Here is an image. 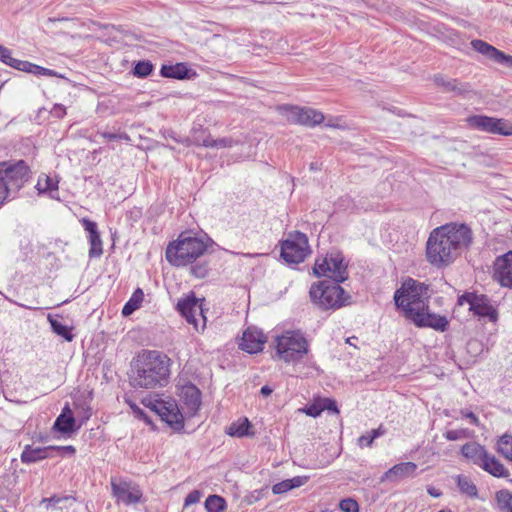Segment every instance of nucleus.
I'll use <instances>...</instances> for the list:
<instances>
[{"label": "nucleus", "instance_id": "1", "mask_svg": "<svg viewBox=\"0 0 512 512\" xmlns=\"http://www.w3.org/2000/svg\"><path fill=\"white\" fill-rule=\"evenodd\" d=\"M473 242V233L464 223L451 222L433 229L426 242V259L436 268L452 264Z\"/></svg>", "mask_w": 512, "mask_h": 512}, {"label": "nucleus", "instance_id": "2", "mask_svg": "<svg viewBox=\"0 0 512 512\" xmlns=\"http://www.w3.org/2000/svg\"><path fill=\"white\" fill-rule=\"evenodd\" d=\"M132 384L135 387L154 389L168 384L172 360L158 350L143 349L133 358Z\"/></svg>", "mask_w": 512, "mask_h": 512}, {"label": "nucleus", "instance_id": "3", "mask_svg": "<svg viewBox=\"0 0 512 512\" xmlns=\"http://www.w3.org/2000/svg\"><path fill=\"white\" fill-rule=\"evenodd\" d=\"M212 243V239L206 234L182 232L176 240L168 244L165 252L166 260L176 267L193 264L205 254Z\"/></svg>", "mask_w": 512, "mask_h": 512}, {"label": "nucleus", "instance_id": "4", "mask_svg": "<svg viewBox=\"0 0 512 512\" xmlns=\"http://www.w3.org/2000/svg\"><path fill=\"white\" fill-rule=\"evenodd\" d=\"M395 305L412 320L415 313L429 308V286L412 278L405 280L394 294Z\"/></svg>", "mask_w": 512, "mask_h": 512}, {"label": "nucleus", "instance_id": "5", "mask_svg": "<svg viewBox=\"0 0 512 512\" xmlns=\"http://www.w3.org/2000/svg\"><path fill=\"white\" fill-rule=\"evenodd\" d=\"M31 178L32 171L26 161H0V206L9 197L14 198Z\"/></svg>", "mask_w": 512, "mask_h": 512}, {"label": "nucleus", "instance_id": "6", "mask_svg": "<svg viewBox=\"0 0 512 512\" xmlns=\"http://www.w3.org/2000/svg\"><path fill=\"white\" fill-rule=\"evenodd\" d=\"M141 403L151 413L159 416L162 421H165L175 430H180L184 427L183 413L173 398L150 393L142 398Z\"/></svg>", "mask_w": 512, "mask_h": 512}, {"label": "nucleus", "instance_id": "7", "mask_svg": "<svg viewBox=\"0 0 512 512\" xmlns=\"http://www.w3.org/2000/svg\"><path fill=\"white\" fill-rule=\"evenodd\" d=\"M309 351V343L300 331H286L276 339V352L284 362L300 361Z\"/></svg>", "mask_w": 512, "mask_h": 512}, {"label": "nucleus", "instance_id": "8", "mask_svg": "<svg viewBox=\"0 0 512 512\" xmlns=\"http://www.w3.org/2000/svg\"><path fill=\"white\" fill-rule=\"evenodd\" d=\"M345 291L338 283L320 281L311 286L310 299L317 307L323 310L338 309L345 304Z\"/></svg>", "mask_w": 512, "mask_h": 512}, {"label": "nucleus", "instance_id": "9", "mask_svg": "<svg viewBox=\"0 0 512 512\" xmlns=\"http://www.w3.org/2000/svg\"><path fill=\"white\" fill-rule=\"evenodd\" d=\"M348 264L343 254L339 251L327 253L322 258H317L313 267V274L317 277H328L336 283H342L348 278Z\"/></svg>", "mask_w": 512, "mask_h": 512}, {"label": "nucleus", "instance_id": "10", "mask_svg": "<svg viewBox=\"0 0 512 512\" xmlns=\"http://www.w3.org/2000/svg\"><path fill=\"white\" fill-rule=\"evenodd\" d=\"M310 253L308 238L304 233H290L281 244V257L289 264L303 262Z\"/></svg>", "mask_w": 512, "mask_h": 512}, {"label": "nucleus", "instance_id": "11", "mask_svg": "<svg viewBox=\"0 0 512 512\" xmlns=\"http://www.w3.org/2000/svg\"><path fill=\"white\" fill-rule=\"evenodd\" d=\"M0 61L16 70L30 73L36 76H49L65 79L62 74L55 70L39 66L29 61L13 58L11 50L3 45H0Z\"/></svg>", "mask_w": 512, "mask_h": 512}, {"label": "nucleus", "instance_id": "12", "mask_svg": "<svg viewBox=\"0 0 512 512\" xmlns=\"http://www.w3.org/2000/svg\"><path fill=\"white\" fill-rule=\"evenodd\" d=\"M458 305H468L469 311L474 315L496 322L498 319L497 310L491 305L490 300L485 295L475 293H465L458 298Z\"/></svg>", "mask_w": 512, "mask_h": 512}, {"label": "nucleus", "instance_id": "13", "mask_svg": "<svg viewBox=\"0 0 512 512\" xmlns=\"http://www.w3.org/2000/svg\"><path fill=\"white\" fill-rule=\"evenodd\" d=\"M470 126L480 131L503 136L512 135V123L505 119L475 115L468 119Z\"/></svg>", "mask_w": 512, "mask_h": 512}, {"label": "nucleus", "instance_id": "14", "mask_svg": "<svg viewBox=\"0 0 512 512\" xmlns=\"http://www.w3.org/2000/svg\"><path fill=\"white\" fill-rule=\"evenodd\" d=\"M177 310L197 331L199 330L200 320L202 321V328L205 327L206 318L203 314L202 300L197 299L194 294L180 299L177 303Z\"/></svg>", "mask_w": 512, "mask_h": 512}, {"label": "nucleus", "instance_id": "15", "mask_svg": "<svg viewBox=\"0 0 512 512\" xmlns=\"http://www.w3.org/2000/svg\"><path fill=\"white\" fill-rule=\"evenodd\" d=\"M282 109L286 112L287 119L292 123L314 127L325 120L324 115L313 108L284 106Z\"/></svg>", "mask_w": 512, "mask_h": 512}, {"label": "nucleus", "instance_id": "16", "mask_svg": "<svg viewBox=\"0 0 512 512\" xmlns=\"http://www.w3.org/2000/svg\"><path fill=\"white\" fill-rule=\"evenodd\" d=\"M492 277L502 287L512 288V251L496 257Z\"/></svg>", "mask_w": 512, "mask_h": 512}, {"label": "nucleus", "instance_id": "17", "mask_svg": "<svg viewBox=\"0 0 512 512\" xmlns=\"http://www.w3.org/2000/svg\"><path fill=\"white\" fill-rule=\"evenodd\" d=\"M183 416L193 417L201 406V392L193 384L184 385L180 391Z\"/></svg>", "mask_w": 512, "mask_h": 512}, {"label": "nucleus", "instance_id": "18", "mask_svg": "<svg viewBox=\"0 0 512 512\" xmlns=\"http://www.w3.org/2000/svg\"><path fill=\"white\" fill-rule=\"evenodd\" d=\"M266 342L263 332L256 327H248L242 336L240 348L247 353L253 354L261 351Z\"/></svg>", "mask_w": 512, "mask_h": 512}, {"label": "nucleus", "instance_id": "19", "mask_svg": "<svg viewBox=\"0 0 512 512\" xmlns=\"http://www.w3.org/2000/svg\"><path fill=\"white\" fill-rule=\"evenodd\" d=\"M411 321L418 327H430L441 332H444L449 324L446 317L429 313L428 310L415 313Z\"/></svg>", "mask_w": 512, "mask_h": 512}, {"label": "nucleus", "instance_id": "20", "mask_svg": "<svg viewBox=\"0 0 512 512\" xmlns=\"http://www.w3.org/2000/svg\"><path fill=\"white\" fill-rule=\"evenodd\" d=\"M81 223H82L85 231H87V233L89 234V237H88L89 244H90L89 257L90 258L100 257L103 253V249H102V241H101L100 234L98 231L97 223L88 218H83L81 220Z\"/></svg>", "mask_w": 512, "mask_h": 512}, {"label": "nucleus", "instance_id": "21", "mask_svg": "<svg viewBox=\"0 0 512 512\" xmlns=\"http://www.w3.org/2000/svg\"><path fill=\"white\" fill-rule=\"evenodd\" d=\"M417 465L413 462H402L394 465L392 468L387 470L381 477V482L391 481L398 482L413 476L416 472Z\"/></svg>", "mask_w": 512, "mask_h": 512}, {"label": "nucleus", "instance_id": "22", "mask_svg": "<svg viewBox=\"0 0 512 512\" xmlns=\"http://www.w3.org/2000/svg\"><path fill=\"white\" fill-rule=\"evenodd\" d=\"M79 426L76 425L73 412L68 404L64 406L60 415L56 418L53 424V430L64 435H69L75 432Z\"/></svg>", "mask_w": 512, "mask_h": 512}, {"label": "nucleus", "instance_id": "23", "mask_svg": "<svg viewBox=\"0 0 512 512\" xmlns=\"http://www.w3.org/2000/svg\"><path fill=\"white\" fill-rule=\"evenodd\" d=\"M52 448V446L32 447L31 445H25L20 456L21 462L32 464L52 457Z\"/></svg>", "mask_w": 512, "mask_h": 512}, {"label": "nucleus", "instance_id": "24", "mask_svg": "<svg viewBox=\"0 0 512 512\" xmlns=\"http://www.w3.org/2000/svg\"><path fill=\"white\" fill-rule=\"evenodd\" d=\"M63 317L59 314H48L47 320L50 324L51 331L57 336L63 338L67 342H72L75 338L73 334V326L64 324L61 320Z\"/></svg>", "mask_w": 512, "mask_h": 512}, {"label": "nucleus", "instance_id": "25", "mask_svg": "<svg viewBox=\"0 0 512 512\" xmlns=\"http://www.w3.org/2000/svg\"><path fill=\"white\" fill-rule=\"evenodd\" d=\"M461 453L465 458L471 460L475 465L480 467L489 454L484 446L476 442H470L463 445Z\"/></svg>", "mask_w": 512, "mask_h": 512}, {"label": "nucleus", "instance_id": "26", "mask_svg": "<svg viewBox=\"0 0 512 512\" xmlns=\"http://www.w3.org/2000/svg\"><path fill=\"white\" fill-rule=\"evenodd\" d=\"M190 71L186 63H176L174 65L164 64L160 69V74L165 78L183 80L190 78Z\"/></svg>", "mask_w": 512, "mask_h": 512}, {"label": "nucleus", "instance_id": "27", "mask_svg": "<svg viewBox=\"0 0 512 512\" xmlns=\"http://www.w3.org/2000/svg\"><path fill=\"white\" fill-rule=\"evenodd\" d=\"M481 468L494 477L506 478L509 476V471L495 456L491 454H488L487 458L482 463Z\"/></svg>", "mask_w": 512, "mask_h": 512}, {"label": "nucleus", "instance_id": "28", "mask_svg": "<svg viewBox=\"0 0 512 512\" xmlns=\"http://www.w3.org/2000/svg\"><path fill=\"white\" fill-rule=\"evenodd\" d=\"M75 501H76L75 497H73L71 495H65V496L53 495L49 498H43L41 500V504H44L46 509L53 508V509L63 510V509H68L69 506H71L72 503Z\"/></svg>", "mask_w": 512, "mask_h": 512}, {"label": "nucleus", "instance_id": "29", "mask_svg": "<svg viewBox=\"0 0 512 512\" xmlns=\"http://www.w3.org/2000/svg\"><path fill=\"white\" fill-rule=\"evenodd\" d=\"M307 481V477L296 476L292 479H286L272 486V492L275 495L284 494L294 488H298L304 485Z\"/></svg>", "mask_w": 512, "mask_h": 512}, {"label": "nucleus", "instance_id": "30", "mask_svg": "<svg viewBox=\"0 0 512 512\" xmlns=\"http://www.w3.org/2000/svg\"><path fill=\"white\" fill-rule=\"evenodd\" d=\"M435 83L444 88L447 92L463 94L469 90V85L459 82L456 79H445L442 76L435 77Z\"/></svg>", "mask_w": 512, "mask_h": 512}, {"label": "nucleus", "instance_id": "31", "mask_svg": "<svg viewBox=\"0 0 512 512\" xmlns=\"http://www.w3.org/2000/svg\"><path fill=\"white\" fill-rule=\"evenodd\" d=\"M435 83L444 88L447 92L463 94L469 90V85L459 82L456 79H445L442 76L435 77Z\"/></svg>", "mask_w": 512, "mask_h": 512}, {"label": "nucleus", "instance_id": "32", "mask_svg": "<svg viewBox=\"0 0 512 512\" xmlns=\"http://www.w3.org/2000/svg\"><path fill=\"white\" fill-rule=\"evenodd\" d=\"M98 135L105 139L111 149H116L123 141L128 140V134L125 131L115 128L110 131L98 132Z\"/></svg>", "mask_w": 512, "mask_h": 512}, {"label": "nucleus", "instance_id": "33", "mask_svg": "<svg viewBox=\"0 0 512 512\" xmlns=\"http://www.w3.org/2000/svg\"><path fill=\"white\" fill-rule=\"evenodd\" d=\"M252 425L247 418H243L237 422H233L227 429V434L236 437L252 436Z\"/></svg>", "mask_w": 512, "mask_h": 512}, {"label": "nucleus", "instance_id": "34", "mask_svg": "<svg viewBox=\"0 0 512 512\" xmlns=\"http://www.w3.org/2000/svg\"><path fill=\"white\" fill-rule=\"evenodd\" d=\"M113 496L125 504H128V482L118 477H111Z\"/></svg>", "mask_w": 512, "mask_h": 512}, {"label": "nucleus", "instance_id": "35", "mask_svg": "<svg viewBox=\"0 0 512 512\" xmlns=\"http://www.w3.org/2000/svg\"><path fill=\"white\" fill-rule=\"evenodd\" d=\"M471 46L475 51H477L478 53L486 56L487 58H489L493 61L496 60L497 55L500 51L497 48H495L494 46H492L489 43H487L483 40H480V39L472 40Z\"/></svg>", "mask_w": 512, "mask_h": 512}, {"label": "nucleus", "instance_id": "36", "mask_svg": "<svg viewBox=\"0 0 512 512\" xmlns=\"http://www.w3.org/2000/svg\"><path fill=\"white\" fill-rule=\"evenodd\" d=\"M497 452L512 461V435L505 433L497 441Z\"/></svg>", "mask_w": 512, "mask_h": 512}, {"label": "nucleus", "instance_id": "37", "mask_svg": "<svg viewBox=\"0 0 512 512\" xmlns=\"http://www.w3.org/2000/svg\"><path fill=\"white\" fill-rule=\"evenodd\" d=\"M495 500L497 508L504 512H512V493L507 489H502L496 492Z\"/></svg>", "mask_w": 512, "mask_h": 512}, {"label": "nucleus", "instance_id": "38", "mask_svg": "<svg viewBox=\"0 0 512 512\" xmlns=\"http://www.w3.org/2000/svg\"><path fill=\"white\" fill-rule=\"evenodd\" d=\"M36 188L39 194L53 193L58 190V181L50 176L43 175L39 177Z\"/></svg>", "mask_w": 512, "mask_h": 512}, {"label": "nucleus", "instance_id": "39", "mask_svg": "<svg viewBox=\"0 0 512 512\" xmlns=\"http://www.w3.org/2000/svg\"><path fill=\"white\" fill-rule=\"evenodd\" d=\"M385 433L386 429L382 425H380L377 429H373L370 432L360 436L357 440V443L361 448L371 447L373 441L376 438L383 436Z\"/></svg>", "mask_w": 512, "mask_h": 512}, {"label": "nucleus", "instance_id": "40", "mask_svg": "<svg viewBox=\"0 0 512 512\" xmlns=\"http://www.w3.org/2000/svg\"><path fill=\"white\" fill-rule=\"evenodd\" d=\"M205 508L207 512H224L226 509V501L218 495H210L205 500Z\"/></svg>", "mask_w": 512, "mask_h": 512}, {"label": "nucleus", "instance_id": "41", "mask_svg": "<svg viewBox=\"0 0 512 512\" xmlns=\"http://www.w3.org/2000/svg\"><path fill=\"white\" fill-rule=\"evenodd\" d=\"M457 484L462 493L468 495L469 497H477V487L468 477L459 475L457 477Z\"/></svg>", "mask_w": 512, "mask_h": 512}, {"label": "nucleus", "instance_id": "42", "mask_svg": "<svg viewBox=\"0 0 512 512\" xmlns=\"http://www.w3.org/2000/svg\"><path fill=\"white\" fill-rule=\"evenodd\" d=\"M154 69V65L149 60L138 61L133 68V75L138 78H146Z\"/></svg>", "mask_w": 512, "mask_h": 512}, {"label": "nucleus", "instance_id": "43", "mask_svg": "<svg viewBox=\"0 0 512 512\" xmlns=\"http://www.w3.org/2000/svg\"><path fill=\"white\" fill-rule=\"evenodd\" d=\"M144 300V292L141 288H137L130 296V314L139 309Z\"/></svg>", "mask_w": 512, "mask_h": 512}, {"label": "nucleus", "instance_id": "44", "mask_svg": "<svg viewBox=\"0 0 512 512\" xmlns=\"http://www.w3.org/2000/svg\"><path fill=\"white\" fill-rule=\"evenodd\" d=\"M130 412L135 418L142 420L147 425H152V419L148 413L138 407L136 404L130 402Z\"/></svg>", "mask_w": 512, "mask_h": 512}, {"label": "nucleus", "instance_id": "45", "mask_svg": "<svg viewBox=\"0 0 512 512\" xmlns=\"http://www.w3.org/2000/svg\"><path fill=\"white\" fill-rule=\"evenodd\" d=\"M190 272L196 278L202 279V278L206 277L209 272L208 264L207 263H197L191 267Z\"/></svg>", "mask_w": 512, "mask_h": 512}, {"label": "nucleus", "instance_id": "46", "mask_svg": "<svg viewBox=\"0 0 512 512\" xmlns=\"http://www.w3.org/2000/svg\"><path fill=\"white\" fill-rule=\"evenodd\" d=\"M339 507L343 512H358L359 509L358 503L351 498L343 499Z\"/></svg>", "mask_w": 512, "mask_h": 512}, {"label": "nucleus", "instance_id": "47", "mask_svg": "<svg viewBox=\"0 0 512 512\" xmlns=\"http://www.w3.org/2000/svg\"><path fill=\"white\" fill-rule=\"evenodd\" d=\"M444 436L449 441H456L468 437V432L466 429L449 430Z\"/></svg>", "mask_w": 512, "mask_h": 512}, {"label": "nucleus", "instance_id": "48", "mask_svg": "<svg viewBox=\"0 0 512 512\" xmlns=\"http://www.w3.org/2000/svg\"><path fill=\"white\" fill-rule=\"evenodd\" d=\"M52 451H56L58 455L64 456H72L76 453V448L72 445L67 446H52Z\"/></svg>", "mask_w": 512, "mask_h": 512}, {"label": "nucleus", "instance_id": "49", "mask_svg": "<svg viewBox=\"0 0 512 512\" xmlns=\"http://www.w3.org/2000/svg\"><path fill=\"white\" fill-rule=\"evenodd\" d=\"M320 404L322 408V412L325 410L331 411L333 413H339V410L337 408V404L334 400L329 398H323L320 399Z\"/></svg>", "mask_w": 512, "mask_h": 512}, {"label": "nucleus", "instance_id": "50", "mask_svg": "<svg viewBox=\"0 0 512 512\" xmlns=\"http://www.w3.org/2000/svg\"><path fill=\"white\" fill-rule=\"evenodd\" d=\"M201 492L198 490L191 491L185 498L184 506L187 507L189 505L198 503L201 499Z\"/></svg>", "mask_w": 512, "mask_h": 512}, {"label": "nucleus", "instance_id": "51", "mask_svg": "<svg viewBox=\"0 0 512 512\" xmlns=\"http://www.w3.org/2000/svg\"><path fill=\"white\" fill-rule=\"evenodd\" d=\"M305 413L311 417L319 416L322 413L320 400H318L316 403L306 407Z\"/></svg>", "mask_w": 512, "mask_h": 512}, {"label": "nucleus", "instance_id": "52", "mask_svg": "<svg viewBox=\"0 0 512 512\" xmlns=\"http://www.w3.org/2000/svg\"><path fill=\"white\" fill-rule=\"evenodd\" d=\"M495 62H497L499 64H503L507 67H512V56L507 55L502 51H499Z\"/></svg>", "mask_w": 512, "mask_h": 512}, {"label": "nucleus", "instance_id": "53", "mask_svg": "<svg viewBox=\"0 0 512 512\" xmlns=\"http://www.w3.org/2000/svg\"><path fill=\"white\" fill-rule=\"evenodd\" d=\"M50 113L53 117L61 119L66 115V108L61 104H55Z\"/></svg>", "mask_w": 512, "mask_h": 512}, {"label": "nucleus", "instance_id": "54", "mask_svg": "<svg viewBox=\"0 0 512 512\" xmlns=\"http://www.w3.org/2000/svg\"><path fill=\"white\" fill-rule=\"evenodd\" d=\"M141 497L142 492L139 490V488L130 485V504L140 501Z\"/></svg>", "mask_w": 512, "mask_h": 512}, {"label": "nucleus", "instance_id": "55", "mask_svg": "<svg viewBox=\"0 0 512 512\" xmlns=\"http://www.w3.org/2000/svg\"><path fill=\"white\" fill-rule=\"evenodd\" d=\"M232 145L233 140L231 138H220L215 140V147L217 148L231 147Z\"/></svg>", "mask_w": 512, "mask_h": 512}, {"label": "nucleus", "instance_id": "56", "mask_svg": "<svg viewBox=\"0 0 512 512\" xmlns=\"http://www.w3.org/2000/svg\"><path fill=\"white\" fill-rule=\"evenodd\" d=\"M195 143L197 145L203 146V147H212V148L215 147V139L211 138L210 136H207L202 141L196 140Z\"/></svg>", "mask_w": 512, "mask_h": 512}, {"label": "nucleus", "instance_id": "57", "mask_svg": "<svg viewBox=\"0 0 512 512\" xmlns=\"http://www.w3.org/2000/svg\"><path fill=\"white\" fill-rule=\"evenodd\" d=\"M427 492L429 495H431L432 497H435V498H438L442 495V492L432 486H429L427 488Z\"/></svg>", "mask_w": 512, "mask_h": 512}, {"label": "nucleus", "instance_id": "58", "mask_svg": "<svg viewBox=\"0 0 512 512\" xmlns=\"http://www.w3.org/2000/svg\"><path fill=\"white\" fill-rule=\"evenodd\" d=\"M464 416L468 419H470L471 423L477 425L478 424V418L473 412H467L464 414Z\"/></svg>", "mask_w": 512, "mask_h": 512}, {"label": "nucleus", "instance_id": "59", "mask_svg": "<svg viewBox=\"0 0 512 512\" xmlns=\"http://www.w3.org/2000/svg\"><path fill=\"white\" fill-rule=\"evenodd\" d=\"M260 393H261V395L267 397V396H269L272 393V388H270L269 386L265 385V386H263L261 388Z\"/></svg>", "mask_w": 512, "mask_h": 512}, {"label": "nucleus", "instance_id": "60", "mask_svg": "<svg viewBox=\"0 0 512 512\" xmlns=\"http://www.w3.org/2000/svg\"><path fill=\"white\" fill-rule=\"evenodd\" d=\"M325 126L327 127H339V124L337 123V119L329 118L327 122L325 123Z\"/></svg>", "mask_w": 512, "mask_h": 512}, {"label": "nucleus", "instance_id": "61", "mask_svg": "<svg viewBox=\"0 0 512 512\" xmlns=\"http://www.w3.org/2000/svg\"><path fill=\"white\" fill-rule=\"evenodd\" d=\"M91 408L90 407H87L86 409H84V413H83V418H82V422L88 420L91 416Z\"/></svg>", "mask_w": 512, "mask_h": 512}, {"label": "nucleus", "instance_id": "62", "mask_svg": "<svg viewBox=\"0 0 512 512\" xmlns=\"http://www.w3.org/2000/svg\"><path fill=\"white\" fill-rule=\"evenodd\" d=\"M121 313L124 317H128V302L123 305Z\"/></svg>", "mask_w": 512, "mask_h": 512}, {"label": "nucleus", "instance_id": "63", "mask_svg": "<svg viewBox=\"0 0 512 512\" xmlns=\"http://www.w3.org/2000/svg\"><path fill=\"white\" fill-rule=\"evenodd\" d=\"M122 398L125 403H128V393H124Z\"/></svg>", "mask_w": 512, "mask_h": 512}, {"label": "nucleus", "instance_id": "64", "mask_svg": "<svg viewBox=\"0 0 512 512\" xmlns=\"http://www.w3.org/2000/svg\"><path fill=\"white\" fill-rule=\"evenodd\" d=\"M438 512H451V511H450V510L442 509V510H440V511H438Z\"/></svg>", "mask_w": 512, "mask_h": 512}]
</instances>
